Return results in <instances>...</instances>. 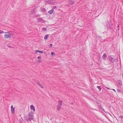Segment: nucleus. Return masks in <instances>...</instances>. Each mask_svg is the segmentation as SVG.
<instances>
[{
  "label": "nucleus",
  "instance_id": "obj_17",
  "mask_svg": "<svg viewBox=\"0 0 123 123\" xmlns=\"http://www.w3.org/2000/svg\"><path fill=\"white\" fill-rule=\"evenodd\" d=\"M53 45L52 44H49V46L51 47H52V46Z\"/></svg>",
  "mask_w": 123,
  "mask_h": 123
},
{
  "label": "nucleus",
  "instance_id": "obj_13",
  "mask_svg": "<svg viewBox=\"0 0 123 123\" xmlns=\"http://www.w3.org/2000/svg\"><path fill=\"white\" fill-rule=\"evenodd\" d=\"M42 30L44 31H46V30L47 29L46 28L44 27V28H42Z\"/></svg>",
  "mask_w": 123,
  "mask_h": 123
},
{
  "label": "nucleus",
  "instance_id": "obj_8",
  "mask_svg": "<svg viewBox=\"0 0 123 123\" xmlns=\"http://www.w3.org/2000/svg\"><path fill=\"white\" fill-rule=\"evenodd\" d=\"M54 10L52 9L48 11V13H49L50 15L52 14L54 12Z\"/></svg>",
  "mask_w": 123,
  "mask_h": 123
},
{
  "label": "nucleus",
  "instance_id": "obj_18",
  "mask_svg": "<svg viewBox=\"0 0 123 123\" xmlns=\"http://www.w3.org/2000/svg\"><path fill=\"white\" fill-rule=\"evenodd\" d=\"M122 117V116H120V118Z\"/></svg>",
  "mask_w": 123,
  "mask_h": 123
},
{
  "label": "nucleus",
  "instance_id": "obj_14",
  "mask_svg": "<svg viewBox=\"0 0 123 123\" xmlns=\"http://www.w3.org/2000/svg\"><path fill=\"white\" fill-rule=\"evenodd\" d=\"M55 54V53L54 52H52L51 53V55H54Z\"/></svg>",
  "mask_w": 123,
  "mask_h": 123
},
{
  "label": "nucleus",
  "instance_id": "obj_5",
  "mask_svg": "<svg viewBox=\"0 0 123 123\" xmlns=\"http://www.w3.org/2000/svg\"><path fill=\"white\" fill-rule=\"evenodd\" d=\"M37 59L38 60L37 61V62L38 63H39L41 61V56H38L37 57Z\"/></svg>",
  "mask_w": 123,
  "mask_h": 123
},
{
  "label": "nucleus",
  "instance_id": "obj_10",
  "mask_svg": "<svg viewBox=\"0 0 123 123\" xmlns=\"http://www.w3.org/2000/svg\"><path fill=\"white\" fill-rule=\"evenodd\" d=\"M97 88L99 89V91H101V88L99 86H98L97 87Z\"/></svg>",
  "mask_w": 123,
  "mask_h": 123
},
{
  "label": "nucleus",
  "instance_id": "obj_3",
  "mask_svg": "<svg viewBox=\"0 0 123 123\" xmlns=\"http://www.w3.org/2000/svg\"><path fill=\"white\" fill-rule=\"evenodd\" d=\"M62 103L61 102H59L58 104V105L57 107V109L58 110L60 109L61 108Z\"/></svg>",
  "mask_w": 123,
  "mask_h": 123
},
{
  "label": "nucleus",
  "instance_id": "obj_1",
  "mask_svg": "<svg viewBox=\"0 0 123 123\" xmlns=\"http://www.w3.org/2000/svg\"><path fill=\"white\" fill-rule=\"evenodd\" d=\"M14 35V33L12 31H8L4 35V37L6 39L11 38V36H13Z\"/></svg>",
  "mask_w": 123,
  "mask_h": 123
},
{
  "label": "nucleus",
  "instance_id": "obj_15",
  "mask_svg": "<svg viewBox=\"0 0 123 123\" xmlns=\"http://www.w3.org/2000/svg\"><path fill=\"white\" fill-rule=\"evenodd\" d=\"M53 8L54 9H55L56 8V6H53Z\"/></svg>",
  "mask_w": 123,
  "mask_h": 123
},
{
  "label": "nucleus",
  "instance_id": "obj_12",
  "mask_svg": "<svg viewBox=\"0 0 123 123\" xmlns=\"http://www.w3.org/2000/svg\"><path fill=\"white\" fill-rule=\"evenodd\" d=\"M4 33V32L3 31L0 30V34H1Z\"/></svg>",
  "mask_w": 123,
  "mask_h": 123
},
{
  "label": "nucleus",
  "instance_id": "obj_20",
  "mask_svg": "<svg viewBox=\"0 0 123 123\" xmlns=\"http://www.w3.org/2000/svg\"><path fill=\"white\" fill-rule=\"evenodd\" d=\"M107 89H110L109 88H107L106 87Z\"/></svg>",
  "mask_w": 123,
  "mask_h": 123
},
{
  "label": "nucleus",
  "instance_id": "obj_2",
  "mask_svg": "<svg viewBox=\"0 0 123 123\" xmlns=\"http://www.w3.org/2000/svg\"><path fill=\"white\" fill-rule=\"evenodd\" d=\"M11 109L12 113L14 114L15 112V108L13 107L12 105L11 106Z\"/></svg>",
  "mask_w": 123,
  "mask_h": 123
},
{
  "label": "nucleus",
  "instance_id": "obj_19",
  "mask_svg": "<svg viewBox=\"0 0 123 123\" xmlns=\"http://www.w3.org/2000/svg\"><path fill=\"white\" fill-rule=\"evenodd\" d=\"M113 90H114L115 92H116V91L114 89H113Z\"/></svg>",
  "mask_w": 123,
  "mask_h": 123
},
{
  "label": "nucleus",
  "instance_id": "obj_11",
  "mask_svg": "<svg viewBox=\"0 0 123 123\" xmlns=\"http://www.w3.org/2000/svg\"><path fill=\"white\" fill-rule=\"evenodd\" d=\"M38 84L42 88H43V86L40 83H38Z\"/></svg>",
  "mask_w": 123,
  "mask_h": 123
},
{
  "label": "nucleus",
  "instance_id": "obj_9",
  "mask_svg": "<svg viewBox=\"0 0 123 123\" xmlns=\"http://www.w3.org/2000/svg\"><path fill=\"white\" fill-rule=\"evenodd\" d=\"M49 37V35H46L44 37V39L45 40L47 39Z\"/></svg>",
  "mask_w": 123,
  "mask_h": 123
},
{
  "label": "nucleus",
  "instance_id": "obj_6",
  "mask_svg": "<svg viewBox=\"0 0 123 123\" xmlns=\"http://www.w3.org/2000/svg\"><path fill=\"white\" fill-rule=\"evenodd\" d=\"M107 56V55L106 54H104L102 56V58L103 59L105 60L106 59V58Z\"/></svg>",
  "mask_w": 123,
  "mask_h": 123
},
{
  "label": "nucleus",
  "instance_id": "obj_7",
  "mask_svg": "<svg viewBox=\"0 0 123 123\" xmlns=\"http://www.w3.org/2000/svg\"><path fill=\"white\" fill-rule=\"evenodd\" d=\"M30 107L31 109V110H33V111H35V108L33 105H31Z\"/></svg>",
  "mask_w": 123,
  "mask_h": 123
},
{
  "label": "nucleus",
  "instance_id": "obj_16",
  "mask_svg": "<svg viewBox=\"0 0 123 123\" xmlns=\"http://www.w3.org/2000/svg\"><path fill=\"white\" fill-rule=\"evenodd\" d=\"M117 91H118V92H121V91H120V90H119V89H117Z\"/></svg>",
  "mask_w": 123,
  "mask_h": 123
},
{
  "label": "nucleus",
  "instance_id": "obj_4",
  "mask_svg": "<svg viewBox=\"0 0 123 123\" xmlns=\"http://www.w3.org/2000/svg\"><path fill=\"white\" fill-rule=\"evenodd\" d=\"M38 52L41 54L43 53V51L37 49L36 50L35 52V53L36 54H37V53Z\"/></svg>",
  "mask_w": 123,
  "mask_h": 123
}]
</instances>
